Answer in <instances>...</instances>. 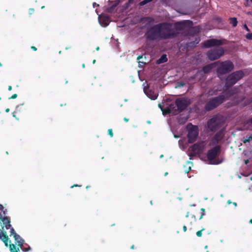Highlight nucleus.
<instances>
[{"label": "nucleus", "mask_w": 252, "mask_h": 252, "mask_svg": "<svg viewBox=\"0 0 252 252\" xmlns=\"http://www.w3.org/2000/svg\"><path fill=\"white\" fill-rule=\"evenodd\" d=\"M183 230H184V231L185 232V231H186V230H187V227H186V226H184V227H183Z\"/></svg>", "instance_id": "nucleus-38"}, {"label": "nucleus", "mask_w": 252, "mask_h": 252, "mask_svg": "<svg viewBox=\"0 0 252 252\" xmlns=\"http://www.w3.org/2000/svg\"><path fill=\"white\" fill-rule=\"evenodd\" d=\"M167 60V59L166 56L165 55H163L160 58V59L158 61V63H164V62H166Z\"/></svg>", "instance_id": "nucleus-21"}, {"label": "nucleus", "mask_w": 252, "mask_h": 252, "mask_svg": "<svg viewBox=\"0 0 252 252\" xmlns=\"http://www.w3.org/2000/svg\"><path fill=\"white\" fill-rule=\"evenodd\" d=\"M220 151V147L216 146L210 150L207 154V159L209 163L218 164L221 162V160L218 158V155Z\"/></svg>", "instance_id": "nucleus-3"}, {"label": "nucleus", "mask_w": 252, "mask_h": 252, "mask_svg": "<svg viewBox=\"0 0 252 252\" xmlns=\"http://www.w3.org/2000/svg\"><path fill=\"white\" fill-rule=\"evenodd\" d=\"M205 143L201 142L193 145L189 148L190 154L194 156L201 153L205 147Z\"/></svg>", "instance_id": "nucleus-8"}, {"label": "nucleus", "mask_w": 252, "mask_h": 252, "mask_svg": "<svg viewBox=\"0 0 252 252\" xmlns=\"http://www.w3.org/2000/svg\"><path fill=\"white\" fill-rule=\"evenodd\" d=\"M99 48L98 47H97L96 48V50L97 51L99 50Z\"/></svg>", "instance_id": "nucleus-46"}, {"label": "nucleus", "mask_w": 252, "mask_h": 252, "mask_svg": "<svg viewBox=\"0 0 252 252\" xmlns=\"http://www.w3.org/2000/svg\"><path fill=\"white\" fill-rule=\"evenodd\" d=\"M228 204H230V203H231V202H230L229 200H228Z\"/></svg>", "instance_id": "nucleus-50"}, {"label": "nucleus", "mask_w": 252, "mask_h": 252, "mask_svg": "<svg viewBox=\"0 0 252 252\" xmlns=\"http://www.w3.org/2000/svg\"><path fill=\"white\" fill-rule=\"evenodd\" d=\"M188 130V138L189 143L193 142L197 138L198 135V129L197 126L189 124L187 126Z\"/></svg>", "instance_id": "nucleus-5"}, {"label": "nucleus", "mask_w": 252, "mask_h": 252, "mask_svg": "<svg viewBox=\"0 0 252 252\" xmlns=\"http://www.w3.org/2000/svg\"><path fill=\"white\" fill-rule=\"evenodd\" d=\"M93 5H94V6H96V3H94Z\"/></svg>", "instance_id": "nucleus-51"}, {"label": "nucleus", "mask_w": 252, "mask_h": 252, "mask_svg": "<svg viewBox=\"0 0 252 252\" xmlns=\"http://www.w3.org/2000/svg\"><path fill=\"white\" fill-rule=\"evenodd\" d=\"M222 44V41L221 40L211 39L205 41L204 45L206 47H210L212 46H219Z\"/></svg>", "instance_id": "nucleus-12"}, {"label": "nucleus", "mask_w": 252, "mask_h": 252, "mask_svg": "<svg viewBox=\"0 0 252 252\" xmlns=\"http://www.w3.org/2000/svg\"><path fill=\"white\" fill-rule=\"evenodd\" d=\"M179 145L180 146V147H181V144H182V141H179ZM182 149H185V147L184 146H183L182 147H181Z\"/></svg>", "instance_id": "nucleus-36"}, {"label": "nucleus", "mask_w": 252, "mask_h": 252, "mask_svg": "<svg viewBox=\"0 0 252 252\" xmlns=\"http://www.w3.org/2000/svg\"><path fill=\"white\" fill-rule=\"evenodd\" d=\"M4 208L0 204V217L1 218L2 217V215H3V212H4Z\"/></svg>", "instance_id": "nucleus-25"}, {"label": "nucleus", "mask_w": 252, "mask_h": 252, "mask_svg": "<svg viewBox=\"0 0 252 252\" xmlns=\"http://www.w3.org/2000/svg\"><path fill=\"white\" fill-rule=\"evenodd\" d=\"M245 128L252 130V119L247 123Z\"/></svg>", "instance_id": "nucleus-23"}, {"label": "nucleus", "mask_w": 252, "mask_h": 252, "mask_svg": "<svg viewBox=\"0 0 252 252\" xmlns=\"http://www.w3.org/2000/svg\"><path fill=\"white\" fill-rule=\"evenodd\" d=\"M218 64V74L219 77L221 78V75L230 71L233 69L232 63L229 61L223 62H217Z\"/></svg>", "instance_id": "nucleus-4"}, {"label": "nucleus", "mask_w": 252, "mask_h": 252, "mask_svg": "<svg viewBox=\"0 0 252 252\" xmlns=\"http://www.w3.org/2000/svg\"><path fill=\"white\" fill-rule=\"evenodd\" d=\"M141 58H142V56H138L137 57V60H140Z\"/></svg>", "instance_id": "nucleus-40"}, {"label": "nucleus", "mask_w": 252, "mask_h": 252, "mask_svg": "<svg viewBox=\"0 0 252 252\" xmlns=\"http://www.w3.org/2000/svg\"><path fill=\"white\" fill-rule=\"evenodd\" d=\"M205 249H207V246H206L205 247Z\"/></svg>", "instance_id": "nucleus-58"}, {"label": "nucleus", "mask_w": 252, "mask_h": 252, "mask_svg": "<svg viewBox=\"0 0 252 252\" xmlns=\"http://www.w3.org/2000/svg\"><path fill=\"white\" fill-rule=\"evenodd\" d=\"M8 89L9 91H11L12 90V87L11 86H9Z\"/></svg>", "instance_id": "nucleus-39"}, {"label": "nucleus", "mask_w": 252, "mask_h": 252, "mask_svg": "<svg viewBox=\"0 0 252 252\" xmlns=\"http://www.w3.org/2000/svg\"><path fill=\"white\" fill-rule=\"evenodd\" d=\"M3 231L0 229V235L2 234Z\"/></svg>", "instance_id": "nucleus-45"}, {"label": "nucleus", "mask_w": 252, "mask_h": 252, "mask_svg": "<svg viewBox=\"0 0 252 252\" xmlns=\"http://www.w3.org/2000/svg\"><path fill=\"white\" fill-rule=\"evenodd\" d=\"M146 35L151 40L158 38L167 39L173 36L172 26L168 23L158 24L151 28L147 32Z\"/></svg>", "instance_id": "nucleus-1"}, {"label": "nucleus", "mask_w": 252, "mask_h": 252, "mask_svg": "<svg viewBox=\"0 0 252 252\" xmlns=\"http://www.w3.org/2000/svg\"><path fill=\"white\" fill-rule=\"evenodd\" d=\"M10 232H11V235H13V237H14V239H15V241H16V243H17V244L19 246L21 247V246L23 245V243H24V241H23V240L21 238V237L19 235H17V234L15 233V231H14V229H13V228H11L10 229ZM21 249H22L23 251H27V249H25H25H23L22 248V247H21Z\"/></svg>", "instance_id": "nucleus-11"}, {"label": "nucleus", "mask_w": 252, "mask_h": 252, "mask_svg": "<svg viewBox=\"0 0 252 252\" xmlns=\"http://www.w3.org/2000/svg\"><path fill=\"white\" fill-rule=\"evenodd\" d=\"M189 23V21H184L176 23L175 27L178 29L183 30L186 29L189 26L188 25Z\"/></svg>", "instance_id": "nucleus-16"}, {"label": "nucleus", "mask_w": 252, "mask_h": 252, "mask_svg": "<svg viewBox=\"0 0 252 252\" xmlns=\"http://www.w3.org/2000/svg\"><path fill=\"white\" fill-rule=\"evenodd\" d=\"M0 220L1 221L0 224L3 229L5 227L6 229H8L10 227V220L5 217V211L3 212L2 217L1 218L0 217Z\"/></svg>", "instance_id": "nucleus-13"}, {"label": "nucleus", "mask_w": 252, "mask_h": 252, "mask_svg": "<svg viewBox=\"0 0 252 252\" xmlns=\"http://www.w3.org/2000/svg\"><path fill=\"white\" fill-rule=\"evenodd\" d=\"M124 121L126 122H127L128 121V119H126V118H124Z\"/></svg>", "instance_id": "nucleus-42"}, {"label": "nucleus", "mask_w": 252, "mask_h": 252, "mask_svg": "<svg viewBox=\"0 0 252 252\" xmlns=\"http://www.w3.org/2000/svg\"><path fill=\"white\" fill-rule=\"evenodd\" d=\"M196 235L198 237H200L202 235V230L198 231L196 232Z\"/></svg>", "instance_id": "nucleus-31"}, {"label": "nucleus", "mask_w": 252, "mask_h": 252, "mask_svg": "<svg viewBox=\"0 0 252 252\" xmlns=\"http://www.w3.org/2000/svg\"><path fill=\"white\" fill-rule=\"evenodd\" d=\"M244 74L242 71H238L235 72L230 75H229L227 79L226 82V86L232 85L236 83L239 80L243 77Z\"/></svg>", "instance_id": "nucleus-6"}, {"label": "nucleus", "mask_w": 252, "mask_h": 252, "mask_svg": "<svg viewBox=\"0 0 252 252\" xmlns=\"http://www.w3.org/2000/svg\"><path fill=\"white\" fill-rule=\"evenodd\" d=\"M224 54V50L221 47H217L209 50L207 54L208 59L211 61L220 58Z\"/></svg>", "instance_id": "nucleus-7"}, {"label": "nucleus", "mask_w": 252, "mask_h": 252, "mask_svg": "<svg viewBox=\"0 0 252 252\" xmlns=\"http://www.w3.org/2000/svg\"><path fill=\"white\" fill-rule=\"evenodd\" d=\"M192 166V163L190 161H188L184 165L185 172L186 173H189V172L191 170Z\"/></svg>", "instance_id": "nucleus-20"}, {"label": "nucleus", "mask_w": 252, "mask_h": 252, "mask_svg": "<svg viewBox=\"0 0 252 252\" xmlns=\"http://www.w3.org/2000/svg\"><path fill=\"white\" fill-rule=\"evenodd\" d=\"M133 247H134V246H133V245H132V246H131V249H133Z\"/></svg>", "instance_id": "nucleus-53"}, {"label": "nucleus", "mask_w": 252, "mask_h": 252, "mask_svg": "<svg viewBox=\"0 0 252 252\" xmlns=\"http://www.w3.org/2000/svg\"><path fill=\"white\" fill-rule=\"evenodd\" d=\"M160 158L163 157V155H161L160 156Z\"/></svg>", "instance_id": "nucleus-54"}, {"label": "nucleus", "mask_w": 252, "mask_h": 252, "mask_svg": "<svg viewBox=\"0 0 252 252\" xmlns=\"http://www.w3.org/2000/svg\"><path fill=\"white\" fill-rule=\"evenodd\" d=\"M189 103V100L186 98H180L176 101L175 106L174 105H170L168 107L163 108L161 104L158 105L159 107L162 111L163 115L168 113L175 114L178 111H181L185 109Z\"/></svg>", "instance_id": "nucleus-2"}, {"label": "nucleus", "mask_w": 252, "mask_h": 252, "mask_svg": "<svg viewBox=\"0 0 252 252\" xmlns=\"http://www.w3.org/2000/svg\"><path fill=\"white\" fill-rule=\"evenodd\" d=\"M251 2H252V0H251Z\"/></svg>", "instance_id": "nucleus-60"}, {"label": "nucleus", "mask_w": 252, "mask_h": 252, "mask_svg": "<svg viewBox=\"0 0 252 252\" xmlns=\"http://www.w3.org/2000/svg\"><path fill=\"white\" fill-rule=\"evenodd\" d=\"M17 97V95L16 94H13L11 97H10L9 98H11V99H15L16 98V97Z\"/></svg>", "instance_id": "nucleus-32"}, {"label": "nucleus", "mask_w": 252, "mask_h": 252, "mask_svg": "<svg viewBox=\"0 0 252 252\" xmlns=\"http://www.w3.org/2000/svg\"><path fill=\"white\" fill-rule=\"evenodd\" d=\"M243 142L244 143H250V144H252V136L251 135L246 137V138L243 140Z\"/></svg>", "instance_id": "nucleus-22"}, {"label": "nucleus", "mask_w": 252, "mask_h": 252, "mask_svg": "<svg viewBox=\"0 0 252 252\" xmlns=\"http://www.w3.org/2000/svg\"><path fill=\"white\" fill-rule=\"evenodd\" d=\"M188 118H185V119L184 118V119H182V118H180L179 119V122L181 123V124H183V123H184L186 122V121L187 120Z\"/></svg>", "instance_id": "nucleus-28"}, {"label": "nucleus", "mask_w": 252, "mask_h": 252, "mask_svg": "<svg viewBox=\"0 0 252 252\" xmlns=\"http://www.w3.org/2000/svg\"><path fill=\"white\" fill-rule=\"evenodd\" d=\"M201 210L202 211V212H203V213H202V215H201V216L200 217V219H201V218H202L203 216V215H204V213H205V209H204L202 208V209H201Z\"/></svg>", "instance_id": "nucleus-33"}, {"label": "nucleus", "mask_w": 252, "mask_h": 252, "mask_svg": "<svg viewBox=\"0 0 252 252\" xmlns=\"http://www.w3.org/2000/svg\"><path fill=\"white\" fill-rule=\"evenodd\" d=\"M222 121L220 117H214L208 122V127L210 130H215L221 125Z\"/></svg>", "instance_id": "nucleus-10"}, {"label": "nucleus", "mask_w": 252, "mask_h": 252, "mask_svg": "<svg viewBox=\"0 0 252 252\" xmlns=\"http://www.w3.org/2000/svg\"><path fill=\"white\" fill-rule=\"evenodd\" d=\"M5 111H6V112H8L9 111V109L8 108H7V109H6L5 110Z\"/></svg>", "instance_id": "nucleus-44"}, {"label": "nucleus", "mask_w": 252, "mask_h": 252, "mask_svg": "<svg viewBox=\"0 0 252 252\" xmlns=\"http://www.w3.org/2000/svg\"><path fill=\"white\" fill-rule=\"evenodd\" d=\"M167 174V172L165 173V175H166Z\"/></svg>", "instance_id": "nucleus-59"}, {"label": "nucleus", "mask_w": 252, "mask_h": 252, "mask_svg": "<svg viewBox=\"0 0 252 252\" xmlns=\"http://www.w3.org/2000/svg\"><path fill=\"white\" fill-rule=\"evenodd\" d=\"M0 239L4 243L6 246H8L10 241H9V239L6 232H3L2 234L0 235Z\"/></svg>", "instance_id": "nucleus-18"}, {"label": "nucleus", "mask_w": 252, "mask_h": 252, "mask_svg": "<svg viewBox=\"0 0 252 252\" xmlns=\"http://www.w3.org/2000/svg\"><path fill=\"white\" fill-rule=\"evenodd\" d=\"M32 49L34 51L36 50V48L34 46H32Z\"/></svg>", "instance_id": "nucleus-41"}, {"label": "nucleus", "mask_w": 252, "mask_h": 252, "mask_svg": "<svg viewBox=\"0 0 252 252\" xmlns=\"http://www.w3.org/2000/svg\"><path fill=\"white\" fill-rule=\"evenodd\" d=\"M224 100V98L223 96H220L219 97H216L209 101L206 104V109L208 110L213 109L221 103Z\"/></svg>", "instance_id": "nucleus-9"}, {"label": "nucleus", "mask_w": 252, "mask_h": 252, "mask_svg": "<svg viewBox=\"0 0 252 252\" xmlns=\"http://www.w3.org/2000/svg\"><path fill=\"white\" fill-rule=\"evenodd\" d=\"M229 93L230 94V96L232 95L233 94V90L232 91H229Z\"/></svg>", "instance_id": "nucleus-37"}, {"label": "nucleus", "mask_w": 252, "mask_h": 252, "mask_svg": "<svg viewBox=\"0 0 252 252\" xmlns=\"http://www.w3.org/2000/svg\"><path fill=\"white\" fill-rule=\"evenodd\" d=\"M108 134L110 135L111 137H112L113 135L112 130L111 129H109L108 130Z\"/></svg>", "instance_id": "nucleus-30"}, {"label": "nucleus", "mask_w": 252, "mask_h": 252, "mask_svg": "<svg viewBox=\"0 0 252 252\" xmlns=\"http://www.w3.org/2000/svg\"><path fill=\"white\" fill-rule=\"evenodd\" d=\"M233 204H234V205H235V206L236 205V203H234Z\"/></svg>", "instance_id": "nucleus-55"}, {"label": "nucleus", "mask_w": 252, "mask_h": 252, "mask_svg": "<svg viewBox=\"0 0 252 252\" xmlns=\"http://www.w3.org/2000/svg\"><path fill=\"white\" fill-rule=\"evenodd\" d=\"M33 11H34L33 9H30L29 10L30 14H32L33 12Z\"/></svg>", "instance_id": "nucleus-35"}, {"label": "nucleus", "mask_w": 252, "mask_h": 252, "mask_svg": "<svg viewBox=\"0 0 252 252\" xmlns=\"http://www.w3.org/2000/svg\"><path fill=\"white\" fill-rule=\"evenodd\" d=\"M83 67H85V65L84 64H83Z\"/></svg>", "instance_id": "nucleus-57"}, {"label": "nucleus", "mask_w": 252, "mask_h": 252, "mask_svg": "<svg viewBox=\"0 0 252 252\" xmlns=\"http://www.w3.org/2000/svg\"><path fill=\"white\" fill-rule=\"evenodd\" d=\"M248 160H246V161H245V163H246V164H247V163H248Z\"/></svg>", "instance_id": "nucleus-48"}, {"label": "nucleus", "mask_w": 252, "mask_h": 252, "mask_svg": "<svg viewBox=\"0 0 252 252\" xmlns=\"http://www.w3.org/2000/svg\"><path fill=\"white\" fill-rule=\"evenodd\" d=\"M44 8V6H42V7H41V8H42V9H43V8Z\"/></svg>", "instance_id": "nucleus-56"}, {"label": "nucleus", "mask_w": 252, "mask_h": 252, "mask_svg": "<svg viewBox=\"0 0 252 252\" xmlns=\"http://www.w3.org/2000/svg\"><path fill=\"white\" fill-rule=\"evenodd\" d=\"M244 28L245 29H246L247 31H249V28H248V27L246 25H244V26H243Z\"/></svg>", "instance_id": "nucleus-34"}, {"label": "nucleus", "mask_w": 252, "mask_h": 252, "mask_svg": "<svg viewBox=\"0 0 252 252\" xmlns=\"http://www.w3.org/2000/svg\"><path fill=\"white\" fill-rule=\"evenodd\" d=\"M141 63H142V62H139V66H142V64H141Z\"/></svg>", "instance_id": "nucleus-43"}, {"label": "nucleus", "mask_w": 252, "mask_h": 252, "mask_svg": "<svg viewBox=\"0 0 252 252\" xmlns=\"http://www.w3.org/2000/svg\"><path fill=\"white\" fill-rule=\"evenodd\" d=\"M152 0H144L140 2V5H144V4L147 3L148 2L151 1Z\"/></svg>", "instance_id": "nucleus-27"}, {"label": "nucleus", "mask_w": 252, "mask_h": 252, "mask_svg": "<svg viewBox=\"0 0 252 252\" xmlns=\"http://www.w3.org/2000/svg\"><path fill=\"white\" fill-rule=\"evenodd\" d=\"M10 250L11 252H18L16 250L15 246L14 245H10Z\"/></svg>", "instance_id": "nucleus-26"}, {"label": "nucleus", "mask_w": 252, "mask_h": 252, "mask_svg": "<svg viewBox=\"0 0 252 252\" xmlns=\"http://www.w3.org/2000/svg\"><path fill=\"white\" fill-rule=\"evenodd\" d=\"M144 92L147 96L151 99L155 100L157 98L158 94L157 92H154L149 88H144Z\"/></svg>", "instance_id": "nucleus-15"}, {"label": "nucleus", "mask_w": 252, "mask_h": 252, "mask_svg": "<svg viewBox=\"0 0 252 252\" xmlns=\"http://www.w3.org/2000/svg\"><path fill=\"white\" fill-rule=\"evenodd\" d=\"M217 64H218V63L217 62H215L213 63L206 65V66H205L203 68V70H204V72H205V73L209 71L213 68L216 67Z\"/></svg>", "instance_id": "nucleus-19"}, {"label": "nucleus", "mask_w": 252, "mask_h": 252, "mask_svg": "<svg viewBox=\"0 0 252 252\" xmlns=\"http://www.w3.org/2000/svg\"><path fill=\"white\" fill-rule=\"evenodd\" d=\"M246 37L248 39H252V33H249L246 35Z\"/></svg>", "instance_id": "nucleus-29"}, {"label": "nucleus", "mask_w": 252, "mask_h": 252, "mask_svg": "<svg viewBox=\"0 0 252 252\" xmlns=\"http://www.w3.org/2000/svg\"><path fill=\"white\" fill-rule=\"evenodd\" d=\"M223 135H224L223 130H220V131H219L216 134V135L214 137V139L213 140V142H214V143L215 142H218L220 140H221V139L223 137Z\"/></svg>", "instance_id": "nucleus-17"}, {"label": "nucleus", "mask_w": 252, "mask_h": 252, "mask_svg": "<svg viewBox=\"0 0 252 252\" xmlns=\"http://www.w3.org/2000/svg\"><path fill=\"white\" fill-rule=\"evenodd\" d=\"M93 5H94V6H96V3H94Z\"/></svg>", "instance_id": "nucleus-52"}, {"label": "nucleus", "mask_w": 252, "mask_h": 252, "mask_svg": "<svg viewBox=\"0 0 252 252\" xmlns=\"http://www.w3.org/2000/svg\"><path fill=\"white\" fill-rule=\"evenodd\" d=\"M250 222L251 223H252V220H250Z\"/></svg>", "instance_id": "nucleus-49"}, {"label": "nucleus", "mask_w": 252, "mask_h": 252, "mask_svg": "<svg viewBox=\"0 0 252 252\" xmlns=\"http://www.w3.org/2000/svg\"><path fill=\"white\" fill-rule=\"evenodd\" d=\"M95 63V60H94L93 61V63L94 64V63Z\"/></svg>", "instance_id": "nucleus-47"}, {"label": "nucleus", "mask_w": 252, "mask_h": 252, "mask_svg": "<svg viewBox=\"0 0 252 252\" xmlns=\"http://www.w3.org/2000/svg\"><path fill=\"white\" fill-rule=\"evenodd\" d=\"M230 22L231 24H232L233 27L236 26L237 24V21L236 18H230Z\"/></svg>", "instance_id": "nucleus-24"}, {"label": "nucleus", "mask_w": 252, "mask_h": 252, "mask_svg": "<svg viewBox=\"0 0 252 252\" xmlns=\"http://www.w3.org/2000/svg\"><path fill=\"white\" fill-rule=\"evenodd\" d=\"M98 19L100 24L103 27L107 26L110 23V19L107 15L104 14L99 15Z\"/></svg>", "instance_id": "nucleus-14"}]
</instances>
